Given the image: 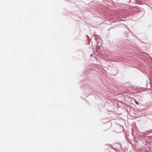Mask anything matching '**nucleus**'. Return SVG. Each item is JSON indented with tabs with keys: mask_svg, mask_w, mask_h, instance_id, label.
Listing matches in <instances>:
<instances>
[{
	"mask_svg": "<svg viewBox=\"0 0 152 152\" xmlns=\"http://www.w3.org/2000/svg\"><path fill=\"white\" fill-rule=\"evenodd\" d=\"M134 102H135L136 104H138V102H137L136 100L135 99H134Z\"/></svg>",
	"mask_w": 152,
	"mask_h": 152,
	"instance_id": "obj_1",
	"label": "nucleus"
}]
</instances>
